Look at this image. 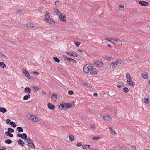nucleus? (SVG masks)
I'll use <instances>...</instances> for the list:
<instances>
[{"label":"nucleus","mask_w":150,"mask_h":150,"mask_svg":"<svg viewBox=\"0 0 150 150\" xmlns=\"http://www.w3.org/2000/svg\"><path fill=\"white\" fill-rule=\"evenodd\" d=\"M33 73L36 75H38L39 74V73L38 72L34 71L33 72Z\"/></svg>","instance_id":"57"},{"label":"nucleus","mask_w":150,"mask_h":150,"mask_svg":"<svg viewBox=\"0 0 150 150\" xmlns=\"http://www.w3.org/2000/svg\"><path fill=\"white\" fill-rule=\"evenodd\" d=\"M90 128L91 129H95V126L94 125H90Z\"/></svg>","instance_id":"51"},{"label":"nucleus","mask_w":150,"mask_h":150,"mask_svg":"<svg viewBox=\"0 0 150 150\" xmlns=\"http://www.w3.org/2000/svg\"><path fill=\"white\" fill-rule=\"evenodd\" d=\"M117 86L118 88H120L122 87V86L121 85H117Z\"/></svg>","instance_id":"61"},{"label":"nucleus","mask_w":150,"mask_h":150,"mask_svg":"<svg viewBox=\"0 0 150 150\" xmlns=\"http://www.w3.org/2000/svg\"><path fill=\"white\" fill-rule=\"evenodd\" d=\"M100 138V137H94L92 138V139L93 140H97L98 139H99Z\"/></svg>","instance_id":"47"},{"label":"nucleus","mask_w":150,"mask_h":150,"mask_svg":"<svg viewBox=\"0 0 150 150\" xmlns=\"http://www.w3.org/2000/svg\"><path fill=\"white\" fill-rule=\"evenodd\" d=\"M25 75L27 78H30V74L28 72L26 73Z\"/></svg>","instance_id":"49"},{"label":"nucleus","mask_w":150,"mask_h":150,"mask_svg":"<svg viewBox=\"0 0 150 150\" xmlns=\"http://www.w3.org/2000/svg\"><path fill=\"white\" fill-rule=\"evenodd\" d=\"M26 26L28 28L33 30H34L36 28V26L31 23H27Z\"/></svg>","instance_id":"4"},{"label":"nucleus","mask_w":150,"mask_h":150,"mask_svg":"<svg viewBox=\"0 0 150 150\" xmlns=\"http://www.w3.org/2000/svg\"><path fill=\"white\" fill-rule=\"evenodd\" d=\"M141 76L144 79H146L148 77V74L147 72H144L141 74Z\"/></svg>","instance_id":"13"},{"label":"nucleus","mask_w":150,"mask_h":150,"mask_svg":"<svg viewBox=\"0 0 150 150\" xmlns=\"http://www.w3.org/2000/svg\"><path fill=\"white\" fill-rule=\"evenodd\" d=\"M55 5L56 6H59L60 4L59 2L58 1H57L55 2Z\"/></svg>","instance_id":"44"},{"label":"nucleus","mask_w":150,"mask_h":150,"mask_svg":"<svg viewBox=\"0 0 150 150\" xmlns=\"http://www.w3.org/2000/svg\"><path fill=\"white\" fill-rule=\"evenodd\" d=\"M121 63V61L120 60H117L115 62H112L110 64V68L113 69L117 66H119Z\"/></svg>","instance_id":"1"},{"label":"nucleus","mask_w":150,"mask_h":150,"mask_svg":"<svg viewBox=\"0 0 150 150\" xmlns=\"http://www.w3.org/2000/svg\"><path fill=\"white\" fill-rule=\"evenodd\" d=\"M10 120L9 119H6V123L8 124L9 123V122L10 123Z\"/></svg>","instance_id":"52"},{"label":"nucleus","mask_w":150,"mask_h":150,"mask_svg":"<svg viewBox=\"0 0 150 150\" xmlns=\"http://www.w3.org/2000/svg\"><path fill=\"white\" fill-rule=\"evenodd\" d=\"M26 140L27 141V143L28 144H30V143H32L33 142L32 140L30 138H27Z\"/></svg>","instance_id":"33"},{"label":"nucleus","mask_w":150,"mask_h":150,"mask_svg":"<svg viewBox=\"0 0 150 150\" xmlns=\"http://www.w3.org/2000/svg\"><path fill=\"white\" fill-rule=\"evenodd\" d=\"M74 42L75 44V45L77 47H78L79 46V45H80V44H81V43L80 42Z\"/></svg>","instance_id":"45"},{"label":"nucleus","mask_w":150,"mask_h":150,"mask_svg":"<svg viewBox=\"0 0 150 150\" xmlns=\"http://www.w3.org/2000/svg\"><path fill=\"white\" fill-rule=\"evenodd\" d=\"M94 96H97L98 95L97 93H94L93 94Z\"/></svg>","instance_id":"60"},{"label":"nucleus","mask_w":150,"mask_h":150,"mask_svg":"<svg viewBox=\"0 0 150 150\" xmlns=\"http://www.w3.org/2000/svg\"><path fill=\"white\" fill-rule=\"evenodd\" d=\"M54 13L57 15H59H59H60V14L61 13H62L60 11L57 9H55L54 10Z\"/></svg>","instance_id":"25"},{"label":"nucleus","mask_w":150,"mask_h":150,"mask_svg":"<svg viewBox=\"0 0 150 150\" xmlns=\"http://www.w3.org/2000/svg\"><path fill=\"white\" fill-rule=\"evenodd\" d=\"M2 149L3 150H6V148H5L4 147H2Z\"/></svg>","instance_id":"63"},{"label":"nucleus","mask_w":150,"mask_h":150,"mask_svg":"<svg viewBox=\"0 0 150 150\" xmlns=\"http://www.w3.org/2000/svg\"><path fill=\"white\" fill-rule=\"evenodd\" d=\"M91 66L88 65L86 64L83 67V71L84 72L86 73H88L90 72Z\"/></svg>","instance_id":"3"},{"label":"nucleus","mask_w":150,"mask_h":150,"mask_svg":"<svg viewBox=\"0 0 150 150\" xmlns=\"http://www.w3.org/2000/svg\"><path fill=\"white\" fill-rule=\"evenodd\" d=\"M10 124L13 127L15 128L17 126L15 124V123L13 121H12L10 122Z\"/></svg>","instance_id":"27"},{"label":"nucleus","mask_w":150,"mask_h":150,"mask_svg":"<svg viewBox=\"0 0 150 150\" xmlns=\"http://www.w3.org/2000/svg\"><path fill=\"white\" fill-rule=\"evenodd\" d=\"M59 18L60 19H62V21H66V16L65 15L63 14L62 13H61L59 15Z\"/></svg>","instance_id":"14"},{"label":"nucleus","mask_w":150,"mask_h":150,"mask_svg":"<svg viewBox=\"0 0 150 150\" xmlns=\"http://www.w3.org/2000/svg\"><path fill=\"white\" fill-rule=\"evenodd\" d=\"M65 103L61 104L59 105V108L61 109V110L64 109V108H65Z\"/></svg>","instance_id":"28"},{"label":"nucleus","mask_w":150,"mask_h":150,"mask_svg":"<svg viewBox=\"0 0 150 150\" xmlns=\"http://www.w3.org/2000/svg\"><path fill=\"white\" fill-rule=\"evenodd\" d=\"M0 56H1L3 58L6 59L7 58V57L5 55H4L1 52H0Z\"/></svg>","instance_id":"43"},{"label":"nucleus","mask_w":150,"mask_h":150,"mask_svg":"<svg viewBox=\"0 0 150 150\" xmlns=\"http://www.w3.org/2000/svg\"><path fill=\"white\" fill-rule=\"evenodd\" d=\"M124 8V7L122 6H120L119 8V9L120 10H122V9Z\"/></svg>","instance_id":"53"},{"label":"nucleus","mask_w":150,"mask_h":150,"mask_svg":"<svg viewBox=\"0 0 150 150\" xmlns=\"http://www.w3.org/2000/svg\"><path fill=\"white\" fill-rule=\"evenodd\" d=\"M98 72V71L95 68H93L91 67L90 69V73L91 74H96Z\"/></svg>","instance_id":"9"},{"label":"nucleus","mask_w":150,"mask_h":150,"mask_svg":"<svg viewBox=\"0 0 150 150\" xmlns=\"http://www.w3.org/2000/svg\"><path fill=\"white\" fill-rule=\"evenodd\" d=\"M42 94H44V95L47 94V93L45 91H42Z\"/></svg>","instance_id":"59"},{"label":"nucleus","mask_w":150,"mask_h":150,"mask_svg":"<svg viewBox=\"0 0 150 150\" xmlns=\"http://www.w3.org/2000/svg\"><path fill=\"white\" fill-rule=\"evenodd\" d=\"M52 99L56 100L57 99V96L56 94H53L52 95Z\"/></svg>","instance_id":"30"},{"label":"nucleus","mask_w":150,"mask_h":150,"mask_svg":"<svg viewBox=\"0 0 150 150\" xmlns=\"http://www.w3.org/2000/svg\"><path fill=\"white\" fill-rule=\"evenodd\" d=\"M5 134L7 136H9L10 137H13V134L10 133V132L6 131L5 133Z\"/></svg>","instance_id":"22"},{"label":"nucleus","mask_w":150,"mask_h":150,"mask_svg":"<svg viewBox=\"0 0 150 150\" xmlns=\"http://www.w3.org/2000/svg\"><path fill=\"white\" fill-rule=\"evenodd\" d=\"M144 103L146 104H147L148 103V99L147 98H145L144 99Z\"/></svg>","instance_id":"42"},{"label":"nucleus","mask_w":150,"mask_h":150,"mask_svg":"<svg viewBox=\"0 0 150 150\" xmlns=\"http://www.w3.org/2000/svg\"><path fill=\"white\" fill-rule=\"evenodd\" d=\"M107 47H111V46L109 44L107 45Z\"/></svg>","instance_id":"64"},{"label":"nucleus","mask_w":150,"mask_h":150,"mask_svg":"<svg viewBox=\"0 0 150 150\" xmlns=\"http://www.w3.org/2000/svg\"><path fill=\"white\" fill-rule=\"evenodd\" d=\"M34 91H38L39 90V88L38 87H35L33 86L32 87Z\"/></svg>","instance_id":"36"},{"label":"nucleus","mask_w":150,"mask_h":150,"mask_svg":"<svg viewBox=\"0 0 150 150\" xmlns=\"http://www.w3.org/2000/svg\"><path fill=\"white\" fill-rule=\"evenodd\" d=\"M18 144L21 145L22 146H23L24 145V142L21 139H19L17 141Z\"/></svg>","instance_id":"15"},{"label":"nucleus","mask_w":150,"mask_h":150,"mask_svg":"<svg viewBox=\"0 0 150 150\" xmlns=\"http://www.w3.org/2000/svg\"><path fill=\"white\" fill-rule=\"evenodd\" d=\"M62 58H63L64 59H67V60H69L70 62H73V59L69 57H67L65 55H64Z\"/></svg>","instance_id":"17"},{"label":"nucleus","mask_w":150,"mask_h":150,"mask_svg":"<svg viewBox=\"0 0 150 150\" xmlns=\"http://www.w3.org/2000/svg\"><path fill=\"white\" fill-rule=\"evenodd\" d=\"M126 76L127 79L131 77L130 74L128 73H127L126 74Z\"/></svg>","instance_id":"46"},{"label":"nucleus","mask_w":150,"mask_h":150,"mask_svg":"<svg viewBox=\"0 0 150 150\" xmlns=\"http://www.w3.org/2000/svg\"><path fill=\"white\" fill-rule=\"evenodd\" d=\"M90 146L89 145H83L82 147L84 149H88L90 148Z\"/></svg>","instance_id":"29"},{"label":"nucleus","mask_w":150,"mask_h":150,"mask_svg":"<svg viewBox=\"0 0 150 150\" xmlns=\"http://www.w3.org/2000/svg\"><path fill=\"white\" fill-rule=\"evenodd\" d=\"M101 117L104 120H107L110 121L112 120V119L110 117V115H102L101 116Z\"/></svg>","instance_id":"8"},{"label":"nucleus","mask_w":150,"mask_h":150,"mask_svg":"<svg viewBox=\"0 0 150 150\" xmlns=\"http://www.w3.org/2000/svg\"><path fill=\"white\" fill-rule=\"evenodd\" d=\"M127 81L128 84L130 86H134V83L133 82L132 79L131 77L127 79Z\"/></svg>","instance_id":"10"},{"label":"nucleus","mask_w":150,"mask_h":150,"mask_svg":"<svg viewBox=\"0 0 150 150\" xmlns=\"http://www.w3.org/2000/svg\"><path fill=\"white\" fill-rule=\"evenodd\" d=\"M30 97V95L29 94L25 95L23 97V100H27Z\"/></svg>","instance_id":"21"},{"label":"nucleus","mask_w":150,"mask_h":150,"mask_svg":"<svg viewBox=\"0 0 150 150\" xmlns=\"http://www.w3.org/2000/svg\"><path fill=\"white\" fill-rule=\"evenodd\" d=\"M17 12L19 14H21L22 13V11L20 10H17Z\"/></svg>","instance_id":"55"},{"label":"nucleus","mask_w":150,"mask_h":150,"mask_svg":"<svg viewBox=\"0 0 150 150\" xmlns=\"http://www.w3.org/2000/svg\"><path fill=\"white\" fill-rule=\"evenodd\" d=\"M139 4L141 5L144 6H147L148 4L149 3L147 2H146L144 1H140L139 2Z\"/></svg>","instance_id":"11"},{"label":"nucleus","mask_w":150,"mask_h":150,"mask_svg":"<svg viewBox=\"0 0 150 150\" xmlns=\"http://www.w3.org/2000/svg\"><path fill=\"white\" fill-rule=\"evenodd\" d=\"M69 138L70 140L71 141L74 140V137L72 135H70L69 136Z\"/></svg>","instance_id":"37"},{"label":"nucleus","mask_w":150,"mask_h":150,"mask_svg":"<svg viewBox=\"0 0 150 150\" xmlns=\"http://www.w3.org/2000/svg\"><path fill=\"white\" fill-rule=\"evenodd\" d=\"M66 53L70 56H72L75 57H78V54L74 51H72L70 52L66 51Z\"/></svg>","instance_id":"6"},{"label":"nucleus","mask_w":150,"mask_h":150,"mask_svg":"<svg viewBox=\"0 0 150 150\" xmlns=\"http://www.w3.org/2000/svg\"><path fill=\"white\" fill-rule=\"evenodd\" d=\"M17 137H19L23 139L26 140L27 139V134L24 133H23L20 134L19 133H18L17 134Z\"/></svg>","instance_id":"2"},{"label":"nucleus","mask_w":150,"mask_h":150,"mask_svg":"<svg viewBox=\"0 0 150 150\" xmlns=\"http://www.w3.org/2000/svg\"><path fill=\"white\" fill-rule=\"evenodd\" d=\"M93 64L94 66H95L97 67H101L103 65V64L102 62H100L98 61L94 62Z\"/></svg>","instance_id":"7"},{"label":"nucleus","mask_w":150,"mask_h":150,"mask_svg":"<svg viewBox=\"0 0 150 150\" xmlns=\"http://www.w3.org/2000/svg\"><path fill=\"white\" fill-rule=\"evenodd\" d=\"M32 145V146H30V145H29V146H30L31 148L32 149H35V146L34 145V144L33 143V142H32V143H30Z\"/></svg>","instance_id":"39"},{"label":"nucleus","mask_w":150,"mask_h":150,"mask_svg":"<svg viewBox=\"0 0 150 150\" xmlns=\"http://www.w3.org/2000/svg\"><path fill=\"white\" fill-rule=\"evenodd\" d=\"M78 51L80 53H82L83 52V51L81 49H78Z\"/></svg>","instance_id":"58"},{"label":"nucleus","mask_w":150,"mask_h":150,"mask_svg":"<svg viewBox=\"0 0 150 150\" xmlns=\"http://www.w3.org/2000/svg\"><path fill=\"white\" fill-rule=\"evenodd\" d=\"M111 42L116 45L118 46H121L122 45V42L119 39L118 40H113V41Z\"/></svg>","instance_id":"5"},{"label":"nucleus","mask_w":150,"mask_h":150,"mask_svg":"<svg viewBox=\"0 0 150 150\" xmlns=\"http://www.w3.org/2000/svg\"><path fill=\"white\" fill-rule=\"evenodd\" d=\"M46 21L50 24H52L53 23L55 24V22L53 20L50 19V18L46 20Z\"/></svg>","instance_id":"23"},{"label":"nucleus","mask_w":150,"mask_h":150,"mask_svg":"<svg viewBox=\"0 0 150 150\" xmlns=\"http://www.w3.org/2000/svg\"><path fill=\"white\" fill-rule=\"evenodd\" d=\"M39 118H38L35 115L34 116V121H33V122H37L38 121Z\"/></svg>","instance_id":"40"},{"label":"nucleus","mask_w":150,"mask_h":150,"mask_svg":"<svg viewBox=\"0 0 150 150\" xmlns=\"http://www.w3.org/2000/svg\"><path fill=\"white\" fill-rule=\"evenodd\" d=\"M12 142V140L9 139H8L5 141V142L8 144H10Z\"/></svg>","instance_id":"32"},{"label":"nucleus","mask_w":150,"mask_h":150,"mask_svg":"<svg viewBox=\"0 0 150 150\" xmlns=\"http://www.w3.org/2000/svg\"><path fill=\"white\" fill-rule=\"evenodd\" d=\"M50 14L49 13H47L45 14V19L47 20L50 18Z\"/></svg>","instance_id":"19"},{"label":"nucleus","mask_w":150,"mask_h":150,"mask_svg":"<svg viewBox=\"0 0 150 150\" xmlns=\"http://www.w3.org/2000/svg\"><path fill=\"white\" fill-rule=\"evenodd\" d=\"M8 132H11L12 133L14 131V129H12L11 128H8Z\"/></svg>","instance_id":"38"},{"label":"nucleus","mask_w":150,"mask_h":150,"mask_svg":"<svg viewBox=\"0 0 150 150\" xmlns=\"http://www.w3.org/2000/svg\"><path fill=\"white\" fill-rule=\"evenodd\" d=\"M65 109L67 108H71L72 106V105L70 103H65Z\"/></svg>","instance_id":"16"},{"label":"nucleus","mask_w":150,"mask_h":150,"mask_svg":"<svg viewBox=\"0 0 150 150\" xmlns=\"http://www.w3.org/2000/svg\"><path fill=\"white\" fill-rule=\"evenodd\" d=\"M82 143L81 142H79V143H77L76 146L78 147H80L81 146Z\"/></svg>","instance_id":"48"},{"label":"nucleus","mask_w":150,"mask_h":150,"mask_svg":"<svg viewBox=\"0 0 150 150\" xmlns=\"http://www.w3.org/2000/svg\"><path fill=\"white\" fill-rule=\"evenodd\" d=\"M47 106L48 108L50 110H53L55 108V107L54 105L52 104L51 103H48Z\"/></svg>","instance_id":"12"},{"label":"nucleus","mask_w":150,"mask_h":150,"mask_svg":"<svg viewBox=\"0 0 150 150\" xmlns=\"http://www.w3.org/2000/svg\"><path fill=\"white\" fill-rule=\"evenodd\" d=\"M31 90L29 88L27 87L25 89L24 91L28 93H30L31 92Z\"/></svg>","instance_id":"24"},{"label":"nucleus","mask_w":150,"mask_h":150,"mask_svg":"<svg viewBox=\"0 0 150 150\" xmlns=\"http://www.w3.org/2000/svg\"><path fill=\"white\" fill-rule=\"evenodd\" d=\"M7 111L6 109L3 107L0 108V112L3 113H4Z\"/></svg>","instance_id":"20"},{"label":"nucleus","mask_w":150,"mask_h":150,"mask_svg":"<svg viewBox=\"0 0 150 150\" xmlns=\"http://www.w3.org/2000/svg\"><path fill=\"white\" fill-rule=\"evenodd\" d=\"M17 130L20 132H23V130L22 127H17Z\"/></svg>","instance_id":"31"},{"label":"nucleus","mask_w":150,"mask_h":150,"mask_svg":"<svg viewBox=\"0 0 150 150\" xmlns=\"http://www.w3.org/2000/svg\"><path fill=\"white\" fill-rule=\"evenodd\" d=\"M35 115L29 114L28 115V118L30 120H31L33 121H34V118Z\"/></svg>","instance_id":"18"},{"label":"nucleus","mask_w":150,"mask_h":150,"mask_svg":"<svg viewBox=\"0 0 150 150\" xmlns=\"http://www.w3.org/2000/svg\"><path fill=\"white\" fill-rule=\"evenodd\" d=\"M53 59L57 63H59L60 62V61L59 59L56 57H54Z\"/></svg>","instance_id":"34"},{"label":"nucleus","mask_w":150,"mask_h":150,"mask_svg":"<svg viewBox=\"0 0 150 150\" xmlns=\"http://www.w3.org/2000/svg\"><path fill=\"white\" fill-rule=\"evenodd\" d=\"M68 93L70 95H72L73 94L74 92L72 90H69L68 91Z\"/></svg>","instance_id":"50"},{"label":"nucleus","mask_w":150,"mask_h":150,"mask_svg":"<svg viewBox=\"0 0 150 150\" xmlns=\"http://www.w3.org/2000/svg\"><path fill=\"white\" fill-rule=\"evenodd\" d=\"M125 93L128 92L129 91V89L127 87H124L123 89Z\"/></svg>","instance_id":"41"},{"label":"nucleus","mask_w":150,"mask_h":150,"mask_svg":"<svg viewBox=\"0 0 150 150\" xmlns=\"http://www.w3.org/2000/svg\"><path fill=\"white\" fill-rule=\"evenodd\" d=\"M0 66L3 68H5L6 67L5 63L3 62H0Z\"/></svg>","instance_id":"26"},{"label":"nucleus","mask_w":150,"mask_h":150,"mask_svg":"<svg viewBox=\"0 0 150 150\" xmlns=\"http://www.w3.org/2000/svg\"><path fill=\"white\" fill-rule=\"evenodd\" d=\"M131 149H136V146H131Z\"/></svg>","instance_id":"54"},{"label":"nucleus","mask_w":150,"mask_h":150,"mask_svg":"<svg viewBox=\"0 0 150 150\" xmlns=\"http://www.w3.org/2000/svg\"><path fill=\"white\" fill-rule=\"evenodd\" d=\"M23 72L25 74H26V73L28 72L26 69L23 70Z\"/></svg>","instance_id":"56"},{"label":"nucleus","mask_w":150,"mask_h":150,"mask_svg":"<svg viewBox=\"0 0 150 150\" xmlns=\"http://www.w3.org/2000/svg\"><path fill=\"white\" fill-rule=\"evenodd\" d=\"M28 79H30L31 80H32V79H33V77H32L31 76H30V78H28Z\"/></svg>","instance_id":"62"},{"label":"nucleus","mask_w":150,"mask_h":150,"mask_svg":"<svg viewBox=\"0 0 150 150\" xmlns=\"http://www.w3.org/2000/svg\"><path fill=\"white\" fill-rule=\"evenodd\" d=\"M109 130L110 132L112 134H116V133L114 130L112 129V128L110 127L109 128Z\"/></svg>","instance_id":"35"}]
</instances>
